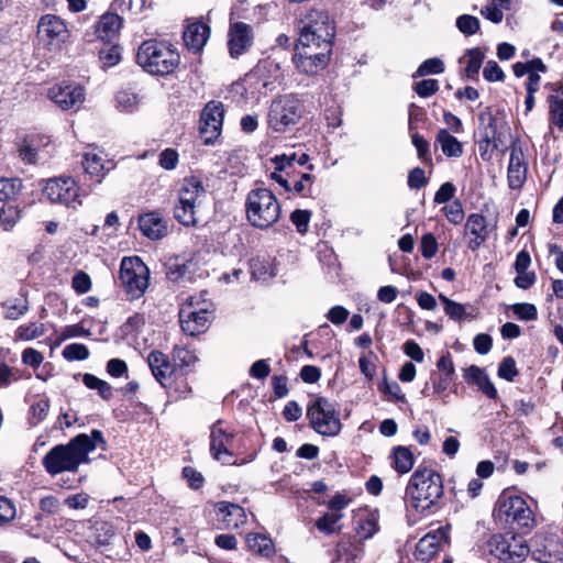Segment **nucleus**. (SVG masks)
Segmentation results:
<instances>
[{
	"label": "nucleus",
	"mask_w": 563,
	"mask_h": 563,
	"mask_svg": "<svg viewBox=\"0 0 563 563\" xmlns=\"http://www.w3.org/2000/svg\"><path fill=\"white\" fill-rule=\"evenodd\" d=\"M550 121L558 128H563V88H558L554 95L549 97Z\"/></svg>",
	"instance_id": "37"
},
{
	"label": "nucleus",
	"mask_w": 563,
	"mask_h": 563,
	"mask_svg": "<svg viewBox=\"0 0 563 563\" xmlns=\"http://www.w3.org/2000/svg\"><path fill=\"white\" fill-rule=\"evenodd\" d=\"M43 192L53 203H60L70 208H76L81 205L80 189L73 177L48 179Z\"/></svg>",
	"instance_id": "14"
},
{
	"label": "nucleus",
	"mask_w": 563,
	"mask_h": 563,
	"mask_svg": "<svg viewBox=\"0 0 563 563\" xmlns=\"http://www.w3.org/2000/svg\"><path fill=\"white\" fill-rule=\"evenodd\" d=\"M331 51L332 48L328 47L325 44H323V46L312 44L305 46L298 42L294 62L299 71L307 75H316L328 65Z\"/></svg>",
	"instance_id": "13"
},
{
	"label": "nucleus",
	"mask_w": 563,
	"mask_h": 563,
	"mask_svg": "<svg viewBox=\"0 0 563 563\" xmlns=\"http://www.w3.org/2000/svg\"><path fill=\"white\" fill-rule=\"evenodd\" d=\"M444 214L449 222L460 224L464 219V210L462 202L456 199L443 208Z\"/></svg>",
	"instance_id": "54"
},
{
	"label": "nucleus",
	"mask_w": 563,
	"mask_h": 563,
	"mask_svg": "<svg viewBox=\"0 0 563 563\" xmlns=\"http://www.w3.org/2000/svg\"><path fill=\"white\" fill-rule=\"evenodd\" d=\"M122 23L123 20L119 14L107 12L100 18L96 34L101 40L110 41L119 33Z\"/></svg>",
	"instance_id": "29"
},
{
	"label": "nucleus",
	"mask_w": 563,
	"mask_h": 563,
	"mask_svg": "<svg viewBox=\"0 0 563 563\" xmlns=\"http://www.w3.org/2000/svg\"><path fill=\"white\" fill-rule=\"evenodd\" d=\"M235 434V430L222 419L217 420L210 427V454L223 465H241L245 463V461L239 463L236 460H233V453L230 448Z\"/></svg>",
	"instance_id": "11"
},
{
	"label": "nucleus",
	"mask_w": 563,
	"mask_h": 563,
	"mask_svg": "<svg viewBox=\"0 0 563 563\" xmlns=\"http://www.w3.org/2000/svg\"><path fill=\"white\" fill-rule=\"evenodd\" d=\"M409 130L411 132V141L413 146L417 150L418 158L426 165L432 166L433 161L430 153V143L418 132H412V124H409Z\"/></svg>",
	"instance_id": "40"
},
{
	"label": "nucleus",
	"mask_w": 563,
	"mask_h": 563,
	"mask_svg": "<svg viewBox=\"0 0 563 563\" xmlns=\"http://www.w3.org/2000/svg\"><path fill=\"white\" fill-rule=\"evenodd\" d=\"M409 505L419 512L433 507L443 496L441 475L434 470L418 467L406 487Z\"/></svg>",
	"instance_id": "3"
},
{
	"label": "nucleus",
	"mask_w": 563,
	"mask_h": 563,
	"mask_svg": "<svg viewBox=\"0 0 563 563\" xmlns=\"http://www.w3.org/2000/svg\"><path fill=\"white\" fill-rule=\"evenodd\" d=\"M511 310L514 314L520 320L532 321L538 318L537 308L532 303H515L512 305Z\"/></svg>",
	"instance_id": "51"
},
{
	"label": "nucleus",
	"mask_w": 563,
	"mask_h": 563,
	"mask_svg": "<svg viewBox=\"0 0 563 563\" xmlns=\"http://www.w3.org/2000/svg\"><path fill=\"white\" fill-rule=\"evenodd\" d=\"M493 517L496 522L512 532L527 534L536 526L534 514L527 501L509 490H504L494 507Z\"/></svg>",
	"instance_id": "2"
},
{
	"label": "nucleus",
	"mask_w": 563,
	"mask_h": 563,
	"mask_svg": "<svg viewBox=\"0 0 563 563\" xmlns=\"http://www.w3.org/2000/svg\"><path fill=\"white\" fill-rule=\"evenodd\" d=\"M280 65L271 58L261 60L253 71L247 75V80L255 81L264 89L273 90L276 82L283 79Z\"/></svg>",
	"instance_id": "20"
},
{
	"label": "nucleus",
	"mask_w": 563,
	"mask_h": 563,
	"mask_svg": "<svg viewBox=\"0 0 563 563\" xmlns=\"http://www.w3.org/2000/svg\"><path fill=\"white\" fill-rule=\"evenodd\" d=\"M82 166L85 172L100 184L106 174L114 168L115 164L110 159H106L101 152L96 153L92 150L84 154Z\"/></svg>",
	"instance_id": "23"
},
{
	"label": "nucleus",
	"mask_w": 563,
	"mask_h": 563,
	"mask_svg": "<svg viewBox=\"0 0 563 563\" xmlns=\"http://www.w3.org/2000/svg\"><path fill=\"white\" fill-rule=\"evenodd\" d=\"M173 358L180 366H190L197 362V356L194 351L185 345H175L173 349Z\"/></svg>",
	"instance_id": "47"
},
{
	"label": "nucleus",
	"mask_w": 563,
	"mask_h": 563,
	"mask_svg": "<svg viewBox=\"0 0 563 563\" xmlns=\"http://www.w3.org/2000/svg\"><path fill=\"white\" fill-rule=\"evenodd\" d=\"M22 190V181L19 178H0V201L14 199Z\"/></svg>",
	"instance_id": "41"
},
{
	"label": "nucleus",
	"mask_w": 563,
	"mask_h": 563,
	"mask_svg": "<svg viewBox=\"0 0 563 563\" xmlns=\"http://www.w3.org/2000/svg\"><path fill=\"white\" fill-rule=\"evenodd\" d=\"M46 332L45 324L42 322H30L21 324L15 331V340L20 341H32L40 336H43Z\"/></svg>",
	"instance_id": "38"
},
{
	"label": "nucleus",
	"mask_w": 563,
	"mask_h": 563,
	"mask_svg": "<svg viewBox=\"0 0 563 563\" xmlns=\"http://www.w3.org/2000/svg\"><path fill=\"white\" fill-rule=\"evenodd\" d=\"M179 54L164 42H143L136 55L137 64L152 75L172 74L179 64Z\"/></svg>",
	"instance_id": "5"
},
{
	"label": "nucleus",
	"mask_w": 563,
	"mask_h": 563,
	"mask_svg": "<svg viewBox=\"0 0 563 563\" xmlns=\"http://www.w3.org/2000/svg\"><path fill=\"white\" fill-rule=\"evenodd\" d=\"M478 151L483 161H489L495 150L499 148L500 136L497 132L496 118L490 108L478 114Z\"/></svg>",
	"instance_id": "15"
},
{
	"label": "nucleus",
	"mask_w": 563,
	"mask_h": 563,
	"mask_svg": "<svg viewBox=\"0 0 563 563\" xmlns=\"http://www.w3.org/2000/svg\"><path fill=\"white\" fill-rule=\"evenodd\" d=\"M391 465L399 474H406L411 471L415 464V457L411 450L407 446H395L390 453Z\"/></svg>",
	"instance_id": "32"
},
{
	"label": "nucleus",
	"mask_w": 563,
	"mask_h": 563,
	"mask_svg": "<svg viewBox=\"0 0 563 563\" xmlns=\"http://www.w3.org/2000/svg\"><path fill=\"white\" fill-rule=\"evenodd\" d=\"M484 78L489 81H503L505 79V73L495 60H488L483 70Z\"/></svg>",
	"instance_id": "61"
},
{
	"label": "nucleus",
	"mask_w": 563,
	"mask_h": 563,
	"mask_svg": "<svg viewBox=\"0 0 563 563\" xmlns=\"http://www.w3.org/2000/svg\"><path fill=\"white\" fill-rule=\"evenodd\" d=\"M197 206L189 202H185L177 198V202L174 207L175 219L185 227H195L198 223L197 220Z\"/></svg>",
	"instance_id": "35"
},
{
	"label": "nucleus",
	"mask_w": 563,
	"mask_h": 563,
	"mask_svg": "<svg viewBox=\"0 0 563 563\" xmlns=\"http://www.w3.org/2000/svg\"><path fill=\"white\" fill-rule=\"evenodd\" d=\"M15 518V507L7 497L0 496V526Z\"/></svg>",
	"instance_id": "62"
},
{
	"label": "nucleus",
	"mask_w": 563,
	"mask_h": 563,
	"mask_svg": "<svg viewBox=\"0 0 563 563\" xmlns=\"http://www.w3.org/2000/svg\"><path fill=\"white\" fill-rule=\"evenodd\" d=\"M119 278L131 298H140L148 286V269L139 257H124Z\"/></svg>",
	"instance_id": "12"
},
{
	"label": "nucleus",
	"mask_w": 563,
	"mask_h": 563,
	"mask_svg": "<svg viewBox=\"0 0 563 563\" xmlns=\"http://www.w3.org/2000/svg\"><path fill=\"white\" fill-rule=\"evenodd\" d=\"M439 299L444 306V312L449 316L450 319L454 321H461L466 318V308L464 305L453 301L446 296L440 294Z\"/></svg>",
	"instance_id": "42"
},
{
	"label": "nucleus",
	"mask_w": 563,
	"mask_h": 563,
	"mask_svg": "<svg viewBox=\"0 0 563 563\" xmlns=\"http://www.w3.org/2000/svg\"><path fill=\"white\" fill-rule=\"evenodd\" d=\"M342 518L340 512H327L316 521V527L327 534L333 533L335 525Z\"/></svg>",
	"instance_id": "49"
},
{
	"label": "nucleus",
	"mask_w": 563,
	"mask_h": 563,
	"mask_svg": "<svg viewBox=\"0 0 563 563\" xmlns=\"http://www.w3.org/2000/svg\"><path fill=\"white\" fill-rule=\"evenodd\" d=\"M205 195L202 183L196 177L185 178L178 191L179 200L198 206L199 197Z\"/></svg>",
	"instance_id": "31"
},
{
	"label": "nucleus",
	"mask_w": 563,
	"mask_h": 563,
	"mask_svg": "<svg viewBox=\"0 0 563 563\" xmlns=\"http://www.w3.org/2000/svg\"><path fill=\"white\" fill-rule=\"evenodd\" d=\"M444 71V64L438 57L426 59L413 74V77H424L427 75L441 74Z\"/></svg>",
	"instance_id": "44"
},
{
	"label": "nucleus",
	"mask_w": 563,
	"mask_h": 563,
	"mask_svg": "<svg viewBox=\"0 0 563 563\" xmlns=\"http://www.w3.org/2000/svg\"><path fill=\"white\" fill-rule=\"evenodd\" d=\"M3 316L8 320H18L29 311L26 292H21V298L8 299L2 303Z\"/></svg>",
	"instance_id": "34"
},
{
	"label": "nucleus",
	"mask_w": 563,
	"mask_h": 563,
	"mask_svg": "<svg viewBox=\"0 0 563 563\" xmlns=\"http://www.w3.org/2000/svg\"><path fill=\"white\" fill-rule=\"evenodd\" d=\"M147 364L153 376L163 387L170 384L174 365L170 363L169 357L166 354L157 350L150 352L147 355Z\"/></svg>",
	"instance_id": "22"
},
{
	"label": "nucleus",
	"mask_w": 563,
	"mask_h": 563,
	"mask_svg": "<svg viewBox=\"0 0 563 563\" xmlns=\"http://www.w3.org/2000/svg\"><path fill=\"white\" fill-rule=\"evenodd\" d=\"M254 33L253 27L244 22L231 23L228 31V48L229 54L233 58H238L246 53L253 45Z\"/></svg>",
	"instance_id": "19"
},
{
	"label": "nucleus",
	"mask_w": 563,
	"mask_h": 563,
	"mask_svg": "<svg viewBox=\"0 0 563 563\" xmlns=\"http://www.w3.org/2000/svg\"><path fill=\"white\" fill-rule=\"evenodd\" d=\"M299 29V44L305 46H309V44L323 46L325 44L332 48L335 30L325 11L310 10L301 18Z\"/></svg>",
	"instance_id": "6"
},
{
	"label": "nucleus",
	"mask_w": 563,
	"mask_h": 563,
	"mask_svg": "<svg viewBox=\"0 0 563 563\" xmlns=\"http://www.w3.org/2000/svg\"><path fill=\"white\" fill-rule=\"evenodd\" d=\"M69 36L63 19L55 14L43 15L37 23V37L49 49H57Z\"/></svg>",
	"instance_id": "16"
},
{
	"label": "nucleus",
	"mask_w": 563,
	"mask_h": 563,
	"mask_svg": "<svg viewBox=\"0 0 563 563\" xmlns=\"http://www.w3.org/2000/svg\"><path fill=\"white\" fill-rule=\"evenodd\" d=\"M216 507L219 518L227 528L236 529L246 522V515L241 506L229 501H220Z\"/></svg>",
	"instance_id": "27"
},
{
	"label": "nucleus",
	"mask_w": 563,
	"mask_h": 563,
	"mask_svg": "<svg viewBox=\"0 0 563 563\" xmlns=\"http://www.w3.org/2000/svg\"><path fill=\"white\" fill-rule=\"evenodd\" d=\"M48 96L63 110H78L85 101V90L78 84H60L52 87Z\"/></svg>",
	"instance_id": "18"
},
{
	"label": "nucleus",
	"mask_w": 563,
	"mask_h": 563,
	"mask_svg": "<svg viewBox=\"0 0 563 563\" xmlns=\"http://www.w3.org/2000/svg\"><path fill=\"white\" fill-rule=\"evenodd\" d=\"M246 219L257 229H268L280 217V203L272 190L267 188L252 189L245 200Z\"/></svg>",
	"instance_id": "4"
},
{
	"label": "nucleus",
	"mask_w": 563,
	"mask_h": 563,
	"mask_svg": "<svg viewBox=\"0 0 563 563\" xmlns=\"http://www.w3.org/2000/svg\"><path fill=\"white\" fill-rule=\"evenodd\" d=\"M99 446L106 450V440L100 430H92L90 435L80 433L67 444L52 448L43 457L42 464L52 476L64 472H77L80 464L89 462L88 454Z\"/></svg>",
	"instance_id": "1"
},
{
	"label": "nucleus",
	"mask_w": 563,
	"mask_h": 563,
	"mask_svg": "<svg viewBox=\"0 0 563 563\" xmlns=\"http://www.w3.org/2000/svg\"><path fill=\"white\" fill-rule=\"evenodd\" d=\"M246 544L250 551L263 556L274 554V544L269 538L261 533H251L246 537Z\"/></svg>",
	"instance_id": "36"
},
{
	"label": "nucleus",
	"mask_w": 563,
	"mask_h": 563,
	"mask_svg": "<svg viewBox=\"0 0 563 563\" xmlns=\"http://www.w3.org/2000/svg\"><path fill=\"white\" fill-rule=\"evenodd\" d=\"M63 356L68 361H84L89 357V350L85 344L71 343L64 347Z\"/></svg>",
	"instance_id": "48"
},
{
	"label": "nucleus",
	"mask_w": 563,
	"mask_h": 563,
	"mask_svg": "<svg viewBox=\"0 0 563 563\" xmlns=\"http://www.w3.org/2000/svg\"><path fill=\"white\" fill-rule=\"evenodd\" d=\"M166 277L172 282H178L188 272V267L185 263H180L177 258L170 260L166 264Z\"/></svg>",
	"instance_id": "55"
},
{
	"label": "nucleus",
	"mask_w": 563,
	"mask_h": 563,
	"mask_svg": "<svg viewBox=\"0 0 563 563\" xmlns=\"http://www.w3.org/2000/svg\"><path fill=\"white\" fill-rule=\"evenodd\" d=\"M456 27L464 35L471 36L479 30V20L474 15L463 14L456 19Z\"/></svg>",
	"instance_id": "45"
},
{
	"label": "nucleus",
	"mask_w": 563,
	"mask_h": 563,
	"mask_svg": "<svg viewBox=\"0 0 563 563\" xmlns=\"http://www.w3.org/2000/svg\"><path fill=\"white\" fill-rule=\"evenodd\" d=\"M139 228L151 240H159L167 234V224L158 212H147L139 217Z\"/></svg>",
	"instance_id": "26"
},
{
	"label": "nucleus",
	"mask_w": 563,
	"mask_h": 563,
	"mask_svg": "<svg viewBox=\"0 0 563 563\" xmlns=\"http://www.w3.org/2000/svg\"><path fill=\"white\" fill-rule=\"evenodd\" d=\"M428 184L426 173L420 167H415L408 174V186L411 189H420Z\"/></svg>",
	"instance_id": "64"
},
{
	"label": "nucleus",
	"mask_w": 563,
	"mask_h": 563,
	"mask_svg": "<svg viewBox=\"0 0 563 563\" xmlns=\"http://www.w3.org/2000/svg\"><path fill=\"white\" fill-rule=\"evenodd\" d=\"M430 380L432 384V394L440 395L444 393L451 385L453 377L439 375L435 372L431 373Z\"/></svg>",
	"instance_id": "63"
},
{
	"label": "nucleus",
	"mask_w": 563,
	"mask_h": 563,
	"mask_svg": "<svg viewBox=\"0 0 563 563\" xmlns=\"http://www.w3.org/2000/svg\"><path fill=\"white\" fill-rule=\"evenodd\" d=\"M311 213L308 210L297 209L291 212L290 220L295 224L297 231L301 234L308 231V224Z\"/></svg>",
	"instance_id": "57"
},
{
	"label": "nucleus",
	"mask_w": 563,
	"mask_h": 563,
	"mask_svg": "<svg viewBox=\"0 0 563 563\" xmlns=\"http://www.w3.org/2000/svg\"><path fill=\"white\" fill-rule=\"evenodd\" d=\"M310 427L322 437H336L342 430L336 405L325 397H317L307 408Z\"/></svg>",
	"instance_id": "9"
},
{
	"label": "nucleus",
	"mask_w": 563,
	"mask_h": 563,
	"mask_svg": "<svg viewBox=\"0 0 563 563\" xmlns=\"http://www.w3.org/2000/svg\"><path fill=\"white\" fill-rule=\"evenodd\" d=\"M484 58L485 54L481 48L467 49L465 55L460 59V63L465 64L463 74L470 79L475 78L479 73Z\"/></svg>",
	"instance_id": "33"
},
{
	"label": "nucleus",
	"mask_w": 563,
	"mask_h": 563,
	"mask_svg": "<svg viewBox=\"0 0 563 563\" xmlns=\"http://www.w3.org/2000/svg\"><path fill=\"white\" fill-rule=\"evenodd\" d=\"M456 192V187L450 183L446 181L440 186V188L437 190L433 201L437 205L446 203L454 197Z\"/></svg>",
	"instance_id": "60"
},
{
	"label": "nucleus",
	"mask_w": 563,
	"mask_h": 563,
	"mask_svg": "<svg viewBox=\"0 0 563 563\" xmlns=\"http://www.w3.org/2000/svg\"><path fill=\"white\" fill-rule=\"evenodd\" d=\"M435 145H439L446 157H460L463 154V144L446 129H440L435 136Z\"/></svg>",
	"instance_id": "30"
},
{
	"label": "nucleus",
	"mask_w": 563,
	"mask_h": 563,
	"mask_svg": "<svg viewBox=\"0 0 563 563\" xmlns=\"http://www.w3.org/2000/svg\"><path fill=\"white\" fill-rule=\"evenodd\" d=\"M421 255L429 260L438 252V242L432 233L422 235L420 243Z\"/></svg>",
	"instance_id": "59"
},
{
	"label": "nucleus",
	"mask_w": 563,
	"mask_h": 563,
	"mask_svg": "<svg viewBox=\"0 0 563 563\" xmlns=\"http://www.w3.org/2000/svg\"><path fill=\"white\" fill-rule=\"evenodd\" d=\"M465 231L473 235L468 247L476 251L488 238L487 219L479 213H471L465 223Z\"/></svg>",
	"instance_id": "25"
},
{
	"label": "nucleus",
	"mask_w": 563,
	"mask_h": 563,
	"mask_svg": "<svg viewBox=\"0 0 563 563\" xmlns=\"http://www.w3.org/2000/svg\"><path fill=\"white\" fill-rule=\"evenodd\" d=\"M103 68L115 66L121 59L120 47L117 45L103 48L99 53Z\"/></svg>",
	"instance_id": "52"
},
{
	"label": "nucleus",
	"mask_w": 563,
	"mask_h": 563,
	"mask_svg": "<svg viewBox=\"0 0 563 563\" xmlns=\"http://www.w3.org/2000/svg\"><path fill=\"white\" fill-rule=\"evenodd\" d=\"M49 410V401L48 399H40L36 402H34L30 408V423L32 426L38 424L41 421H43Z\"/></svg>",
	"instance_id": "46"
},
{
	"label": "nucleus",
	"mask_w": 563,
	"mask_h": 563,
	"mask_svg": "<svg viewBox=\"0 0 563 563\" xmlns=\"http://www.w3.org/2000/svg\"><path fill=\"white\" fill-rule=\"evenodd\" d=\"M139 103L137 96L129 90H121L115 96L117 109L123 112H132L136 109Z\"/></svg>",
	"instance_id": "43"
},
{
	"label": "nucleus",
	"mask_w": 563,
	"mask_h": 563,
	"mask_svg": "<svg viewBox=\"0 0 563 563\" xmlns=\"http://www.w3.org/2000/svg\"><path fill=\"white\" fill-rule=\"evenodd\" d=\"M527 163L520 146L514 144L510 150L507 180L511 189H520L527 179Z\"/></svg>",
	"instance_id": "21"
},
{
	"label": "nucleus",
	"mask_w": 563,
	"mask_h": 563,
	"mask_svg": "<svg viewBox=\"0 0 563 563\" xmlns=\"http://www.w3.org/2000/svg\"><path fill=\"white\" fill-rule=\"evenodd\" d=\"M302 113V103L296 95H282L272 100L267 123L275 132L284 133L300 121Z\"/></svg>",
	"instance_id": "8"
},
{
	"label": "nucleus",
	"mask_w": 563,
	"mask_h": 563,
	"mask_svg": "<svg viewBox=\"0 0 563 563\" xmlns=\"http://www.w3.org/2000/svg\"><path fill=\"white\" fill-rule=\"evenodd\" d=\"M519 532L509 530L504 534H495L489 540L490 552L499 560L520 563L529 554V547Z\"/></svg>",
	"instance_id": "10"
},
{
	"label": "nucleus",
	"mask_w": 563,
	"mask_h": 563,
	"mask_svg": "<svg viewBox=\"0 0 563 563\" xmlns=\"http://www.w3.org/2000/svg\"><path fill=\"white\" fill-rule=\"evenodd\" d=\"M224 108L220 101L208 102L201 111L199 132L205 144H211L222 131Z\"/></svg>",
	"instance_id": "17"
},
{
	"label": "nucleus",
	"mask_w": 563,
	"mask_h": 563,
	"mask_svg": "<svg viewBox=\"0 0 563 563\" xmlns=\"http://www.w3.org/2000/svg\"><path fill=\"white\" fill-rule=\"evenodd\" d=\"M210 35V27L203 22H194L187 25L183 34L186 47L194 53L200 52Z\"/></svg>",
	"instance_id": "24"
},
{
	"label": "nucleus",
	"mask_w": 563,
	"mask_h": 563,
	"mask_svg": "<svg viewBox=\"0 0 563 563\" xmlns=\"http://www.w3.org/2000/svg\"><path fill=\"white\" fill-rule=\"evenodd\" d=\"M518 375L516 362L511 356L505 357L498 366V376L507 382H514Z\"/></svg>",
	"instance_id": "53"
},
{
	"label": "nucleus",
	"mask_w": 563,
	"mask_h": 563,
	"mask_svg": "<svg viewBox=\"0 0 563 563\" xmlns=\"http://www.w3.org/2000/svg\"><path fill=\"white\" fill-rule=\"evenodd\" d=\"M207 291H202L199 298L189 297L179 309L181 330L195 336L206 332L213 318L212 303L206 298Z\"/></svg>",
	"instance_id": "7"
},
{
	"label": "nucleus",
	"mask_w": 563,
	"mask_h": 563,
	"mask_svg": "<svg viewBox=\"0 0 563 563\" xmlns=\"http://www.w3.org/2000/svg\"><path fill=\"white\" fill-rule=\"evenodd\" d=\"M251 273L254 279L265 282L274 276L269 265L260 258H254L250 264Z\"/></svg>",
	"instance_id": "50"
},
{
	"label": "nucleus",
	"mask_w": 563,
	"mask_h": 563,
	"mask_svg": "<svg viewBox=\"0 0 563 563\" xmlns=\"http://www.w3.org/2000/svg\"><path fill=\"white\" fill-rule=\"evenodd\" d=\"M415 92L421 98H428L439 90L437 79H423L413 85Z\"/></svg>",
	"instance_id": "56"
},
{
	"label": "nucleus",
	"mask_w": 563,
	"mask_h": 563,
	"mask_svg": "<svg viewBox=\"0 0 563 563\" xmlns=\"http://www.w3.org/2000/svg\"><path fill=\"white\" fill-rule=\"evenodd\" d=\"M443 536L442 532H430L422 537L416 545L415 558L424 563L431 561L439 551L440 540Z\"/></svg>",
	"instance_id": "28"
},
{
	"label": "nucleus",
	"mask_w": 563,
	"mask_h": 563,
	"mask_svg": "<svg viewBox=\"0 0 563 563\" xmlns=\"http://www.w3.org/2000/svg\"><path fill=\"white\" fill-rule=\"evenodd\" d=\"M20 218L21 210L18 206L8 202L0 208V227L5 231L12 230Z\"/></svg>",
	"instance_id": "39"
},
{
	"label": "nucleus",
	"mask_w": 563,
	"mask_h": 563,
	"mask_svg": "<svg viewBox=\"0 0 563 563\" xmlns=\"http://www.w3.org/2000/svg\"><path fill=\"white\" fill-rule=\"evenodd\" d=\"M71 287L77 294H86L91 289L90 276L80 271L77 272L71 279Z\"/></svg>",
	"instance_id": "58"
}]
</instances>
